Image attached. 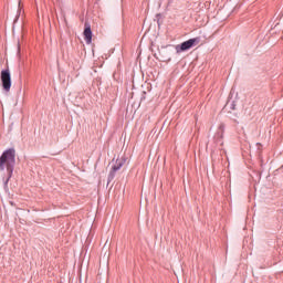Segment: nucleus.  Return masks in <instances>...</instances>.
<instances>
[{"mask_svg": "<svg viewBox=\"0 0 283 283\" xmlns=\"http://www.w3.org/2000/svg\"><path fill=\"white\" fill-rule=\"evenodd\" d=\"M14 165H17V150L14 148H9L0 156V171L7 169L8 172L6 185H8L10 178H12V174H14Z\"/></svg>", "mask_w": 283, "mask_h": 283, "instance_id": "1", "label": "nucleus"}, {"mask_svg": "<svg viewBox=\"0 0 283 283\" xmlns=\"http://www.w3.org/2000/svg\"><path fill=\"white\" fill-rule=\"evenodd\" d=\"M2 87L4 92H10V87H12V76L10 75V70H2L0 74Z\"/></svg>", "mask_w": 283, "mask_h": 283, "instance_id": "2", "label": "nucleus"}, {"mask_svg": "<svg viewBox=\"0 0 283 283\" xmlns=\"http://www.w3.org/2000/svg\"><path fill=\"white\" fill-rule=\"evenodd\" d=\"M200 43V38L189 39L182 42L180 45L176 46L177 52H187V50H191L193 45H198Z\"/></svg>", "mask_w": 283, "mask_h": 283, "instance_id": "3", "label": "nucleus"}, {"mask_svg": "<svg viewBox=\"0 0 283 283\" xmlns=\"http://www.w3.org/2000/svg\"><path fill=\"white\" fill-rule=\"evenodd\" d=\"M84 41L87 45L92 43V25L88 22L84 24Z\"/></svg>", "mask_w": 283, "mask_h": 283, "instance_id": "4", "label": "nucleus"}, {"mask_svg": "<svg viewBox=\"0 0 283 283\" xmlns=\"http://www.w3.org/2000/svg\"><path fill=\"white\" fill-rule=\"evenodd\" d=\"M124 163L123 161H116V165H114L112 167V170L108 175V182H112V180H114V178L116 177V171L120 170V167H123Z\"/></svg>", "mask_w": 283, "mask_h": 283, "instance_id": "5", "label": "nucleus"}, {"mask_svg": "<svg viewBox=\"0 0 283 283\" xmlns=\"http://www.w3.org/2000/svg\"><path fill=\"white\" fill-rule=\"evenodd\" d=\"M219 129H220V132H224V124H220Z\"/></svg>", "mask_w": 283, "mask_h": 283, "instance_id": "6", "label": "nucleus"}, {"mask_svg": "<svg viewBox=\"0 0 283 283\" xmlns=\"http://www.w3.org/2000/svg\"><path fill=\"white\" fill-rule=\"evenodd\" d=\"M18 52H21V45L18 44Z\"/></svg>", "mask_w": 283, "mask_h": 283, "instance_id": "7", "label": "nucleus"}]
</instances>
